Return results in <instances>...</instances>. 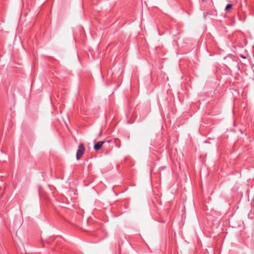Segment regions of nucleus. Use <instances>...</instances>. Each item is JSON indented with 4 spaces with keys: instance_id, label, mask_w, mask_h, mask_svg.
Here are the masks:
<instances>
[{
    "instance_id": "f03ea898",
    "label": "nucleus",
    "mask_w": 254,
    "mask_h": 254,
    "mask_svg": "<svg viewBox=\"0 0 254 254\" xmlns=\"http://www.w3.org/2000/svg\"><path fill=\"white\" fill-rule=\"evenodd\" d=\"M104 143V141H99L97 143L95 144L93 148L95 150L97 151L101 148L102 146L103 145V144Z\"/></svg>"
},
{
    "instance_id": "f257e3e1",
    "label": "nucleus",
    "mask_w": 254,
    "mask_h": 254,
    "mask_svg": "<svg viewBox=\"0 0 254 254\" xmlns=\"http://www.w3.org/2000/svg\"><path fill=\"white\" fill-rule=\"evenodd\" d=\"M85 151V148L84 145L82 143H80L78 147V149L76 152V159L77 160H79L80 158L82 157L83 154H84Z\"/></svg>"
},
{
    "instance_id": "7ed1b4c3",
    "label": "nucleus",
    "mask_w": 254,
    "mask_h": 254,
    "mask_svg": "<svg viewBox=\"0 0 254 254\" xmlns=\"http://www.w3.org/2000/svg\"><path fill=\"white\" fill-rule=\"evenodd\" d=\"M232 6H233V5H232V4H228L226 5V7H225V10H228V9H230L231 8H232Z\"/></svg>"
},
{
    "instance_id": "20e7f679",
    "label": "nucleus",
    "mask_w": 254,
    "mask_h": 254,
    "mask_svg": "<svg viewBox=\"0 0 254 254\" xmlns=\"http://www.w3.org/2000/svg\"><path fill=\"white\" fill-rule=\"evenodd\" d=\"M207 0H202V2H204V1H206Z\"/></svg>"
}]
</instances>
